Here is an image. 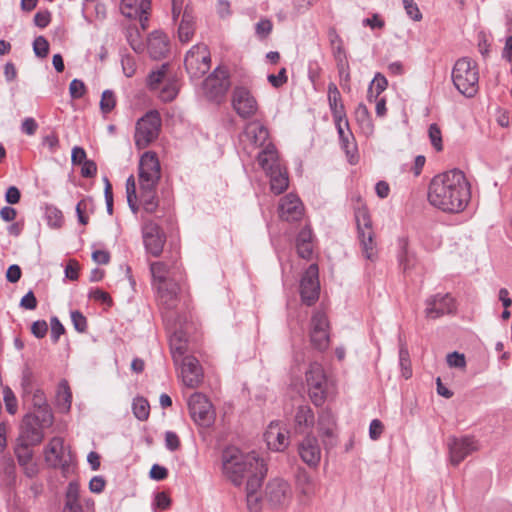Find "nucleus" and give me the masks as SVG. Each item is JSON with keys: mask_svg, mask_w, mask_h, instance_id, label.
Listing matches in <instances>:
<instances>
[{"mask_svg": "<svg viewBox=\"0 0 512 512\" xmlns=\"http://www.w3.org/2000/svg\"><path fill=\"white\" fill-rule=\"evenodd\" d=\"M139 194L133 175L126 181L127 202L133 213L139 209L138 203L148 213H154L158 207L157 184L161 177L159 160L155 153L146 152L139 162Z\"/></svg>", "mask_w": 512, "mask_h": 512, "instance_id": "f257e3e1", "label": "nucleus"}, {"mask_svg": "<svg viewBox=\"0 0 512 512\" xmlns=\"http://www.w3.org/2000/svg\"><path fill=\"white\" fill-rule=\"evenodd\" d=\"M223 475L235 486H240L254 477H264L266 472L263 460L257 453H244L237 447H227L222 453Z\"/></svg>", "mask_w": 512, "mask_h": 512, "instance_id": "f03ea898", "label": "nucleus"}, {"mask_svg": "<svg viewBox=\"0 0 512 512\" xmlns=\"http://www.w3.org/2000/svg\"><path fill=\"white\" fill-rule=\"evenodd\" d=\"M471 200V187L464 173L459 169H450V214L464 212L461 222L472 217L473 212L468 208ZM450 217V225L457 224Z\"/></svg>", "mask_w": 512, "mask_h": 512, "instance_id": "7ed1b4c3", "label": "nucleus"}, {"mask_svg": "<svg viewBox=\"0 0 512 512\" xmlns=\"http://www.w3.org/2000/svg\"><path fill=\"white\" fill-rule=\"evenodd\" d=\"M458 92L466 97H472L478 89V72L476 65L468 58L459 59L450 75Z\"/></svg>", "mask_w": 512, "mask_h": 512, "instance_id": "20e7f679", "label": "nucleus"}, {"mask_svg": "<svg viewBox=\"0 0 512 512\" xmlns=\"http://www.w3.org/2000/svg\"><path fill=\"white\" fill-rule=\"evenodd\" d=\"M355 218L362 256L367 260L374 261L378 256V250L374 240L370 216L365 209H359L355 214Z\"/></svg>", "mask_w": 512, "mask_h": 512, "instance_id": "39448f33", "label": "nucleus"}, {"mask_svg": "<svg viewBox=\"0 0 512 512\" xmlns=\"http://www.w3.org/2000/svg\"><path fill=\"white\" fill-rule=\"evenodd\" d=\"M305 379L309 396L315 405H322L327 396V377L323 366L313 362L306 371Z\"/></svg>", "mask_w": 512, "mask_h": 512, "instance_id": "423d86ee", "label": "nucleus"}, {"mask_svg": "<svg viewBox=\"0 0 512 512\" xmlns=\"http://www.w3.org/2000/svg\"><path fill=\"white\" fill-rule=\"evenodd\" d=\"M184 64L192 78H200L205 75L211 65L210 52L207 45L202 43L194 45L187 52Z\"/></svg>", "mask_w": 512, "mask_h": 512, "instance_id": "0eeeda50", "label": "nucleus"}, {"mask_svg": "<svg viewBox=\"0 0 512 512\" xmlns=\"http://www.w3.org/2000/svg\"><path fill=\"white\" fill-rule=\"evenodd\" d=\"M44 459L48 466L65 471L72 462V454L62 437H53L44 449Z\"/></svg>", "mask_w": 512, "mask_h": 512, "instance_id": "6e6552de", "label": "nucleus"}, {"mask_svg": "<svg viewBox=\"0 0 512 512\" xmlns=\"http://www.w3.org/2000/svg\"><path fill=\"white\" fill-rule=\"evenodd\" d=\"M188 408L191 418L199 426L208 427L215 420L213 406L202 393L196 392L189 397Z\"/></svg>", "mask_w": 512, "mask_h": 512, "instance_id": "1a4fd4ad", "label": "nucleus"}, {"mask_svg": "<svg viewBox=\"0 0 512 512\" xmlns=\"http://www.w3.org/2000/svg\"><path fill=\"white\" fill-rule=\"evenodd\" d=\"M160 117L157 112H149L138 120L135 131V144L139 149L147 147L159 132Z\"/></svg>", "mask_w": 512, "mask_h": 512, "instance_id": "9d476101", "label": "nucleus"}, {"mask_svg": "<svg viewBox=\"0 0 512 512\" xmlns=\"http://www.w3.org/2000/svg\"><path fill=\"white\" fill-rule=\"evenodd\" d=\"M22 387L24 396L31 400L33 406L44 413L43 421H50L51 413L48 409L47 400L44 392L34 383L32 372L25 370L22 377Z\"/></svg>", "mask_w": 512, "mask_h": 512, "instance_id": "9b49d317", "label": "nucleus"}, {"mask_svg": "<svg viewBox=\"0 0 512 512\" xmlns=\"http://www.w3.org/2000/svg\"><path fill=\"white\" fill-rule=\"evenodd\" d=\"M320 283L319 270L316 264H311L300 280V295L302 302L308 306L314 304L319 298Z\"/></svg>", "mask_w": 512, "mask_h": 512, "instance_id": "f8f14e48", "label": "nucleus"}, {"mask_svg": "<svg viewBox=\"0 0 512 512\" xmlns=\"http://www.w3.org/2000/svg\"><path fill=\"white\" fill-rule=\"evenodd\" d=\"M230 82L228 72L224 68H217L203 83V91L206 97L213 101H220L226 94Z\"/></svg>", "mask_w": 512, "mask_h": 512, "instance_id": "ddd939ff", "label": "nucleus"}, {"mask_svg": "<svg viewBox=\"0 0 512 512\" xmlns=\"http://www.w3.org/2000/svg\"><path fill=\"white\" fill-rule=\"evenodd\" d=\"M292 489L283 479L271 480L265 489V498L273 507H285L292 500Z\"/></svg>", "mask_w": 512, "mask_h": 512, "instance_id": "4468645a", "label": "nucleus"}, {"mask_svg": "<svg viewBox=\"0 0 512 512\" xmlns=\"http://www.w3.org/2000/svg\"><path fill=\"white\" fill-rule=\"evenodd\" d=\"M143 242L146 251L154 257H158L165 244V236L161 228L154 222L148 221L142 228Z\"/></svg>", "mask_w": 512, "mask_h": 512, "instance_id": "2eb2a0df", "label": "nucleus"}, {"mask_svg": "<svg viewBox=\"0 0 512 512\" xmlns=\"http://www.w3.org/2000/svg\"><path fill=\"white\" fill-rule=\"evenodd\" d=\"M448 175L442 173L436 175L430 183L428 200L434 207L446 211L448 205Z\"/></svg>", "mask_w": 512, "mask_h": 512, "instance_id": "dca6fc26", "label": "nucleus"}, {"mask_svg": "<svg viewBox=\"0 0 512 512\" xmlns=\"http://www.w3.org/2000/svg\"><path fill=\"white\" fill-rule=\"evenodd\" d=\"M232 105L236 113L242 118L254 116L258 110L256 99L244 87H237L233 91Z\"/></svg>", "mask_w": 512, "mask_h": 512, "instance_id": "f3484780", "label": "nucleus"}, {"mask_svg": "<svg viewBox=\"0 0 512 512\" xmlns=\"http://www.w3.org/2000/svg\"><path fill=\"white\" fill-rule=\"evenodd\" d=\"M178 365H181L180 374L185 386L196 388L201 384L203 372L199 361L194 356L186 355Z\"/></svg>", "mask_w": 512, "mask_h": 512, "instance_id": "a211bd4d", "label": "nucleus"}, {"mask_svg": "<svg viewBox=\"0 0 512 512\" xmlns=\"http://www.w3.org/2000/svg\"><path fill=\"white\" fill-rule=\"evenodd\" d=\"M269 449L281 452L289 445V432L280 422H271L264 434Z\"/></svg>", "mask_w": 512, "mask_h": 512, "instance_id": "6ab92c4d", "label": "nucleus"}, {"mask_svg": "<svg viewBox=\"0 0 512 512\" xmlns=\"http://www.w3.org/2000/svg\"><path fill=\"white\" fill-rule=\"evenodd\" d=\"M151 0H122V14L128 18L139 19L143 29L146 28Z\"/></svg>", "mask_w": 512, "mask_h": 512, "instance_id": "aec40b11", "label": "nucleus"}, {"mask_svg": "<svg viewBox=\"0 0 512 512\" xmlns=\"http://www.w3.org/2000/svg\"><path fill=\"white\" fill-rule=\"evenodd\" d=\"M268 140V130L260 122L254 121L246 125L241 141L245 147H265Z\"/></svg>", "mask_w": 512, "mask_h": 512, "instance_id": "412c9836", "label": "nucleus"}, {"mask_svg": "<svg viewBox=\"0 0 512 512\" xmlns=\"http://www.w3.org/2000/svg\"><path fill=\"white\" fill-rule=\"evenodd\" d=\"M145 49L152 59L165 58L170 51L168 36L161 31L152 32L147 38Z\"/></svg>", "mask_w": 512, "mask_h": 512, "instance_id": "4be33fe9", "label": "nucleus"}, {"mask_svg": "<svg viewBox=\"0 0 512 512\" xmlns=\"http://www.w3.org/2000/svg\"><path fill=\"white\" fill-rule=\"evenodd\" d=\"M85 510L79 500V485L70 482L66 491V500L63 512H94V501L90 498L83 500Z\"/></svg>", "mask_w": 512, "mask_h": 512, "instance_id": "5701e85b", "label": "nucleus"}, {"mask_svg": "<svg viewBox=\"0 0 512 512\" xmlns=\"http://www.w3.org/2000/svg\"><path fill=\"white\" fill-rule=\"evenodd\" d=\"M279 216L285 221H297L303 215V205L295 194H288L280 200Z\"/></svg>", "mask_w": 512, "mask_h": 512, "instance_id": "b1692460", "label": "nucleus"}, {"mask_svg": "<svg viewBox=\"0 0 512 512\" xmlns=\"http://www.w3.org/2000/svg\"><path fill=\"white\" fill-rule=\"evenodd\" d=\"M300 458L309 467L315 468L319 465L321 460V449L315 437L307 436L304 438L298 447Z\"/></svg>", "mask_w": 512, "mask_h": 512, "instance_id": "393cba45", "label": "nucleus"}, {"mask_svg": "<svg viewBox=\"0 0 512 512\" xmlns=\"http://www.w3.org/2000/svg\"><path fill=\"white\" fill-rule=\"evenodd\" d=\"M179 287L173 282L165 285L157 286L158 302L165 312L163 313L164 319H168L169 313L177 305V294Z\"/></svg>", "mask_w": 512, "mask_h": 512, "instance_id": "a878e982", "label": "nucleus"}, {"mask_svg": "<svg viewBox=\"0 0 512 512\" xmlns=\"http://www.w3.org/2000/svg\"><path fill=\"white\" fill-rule=\"evenodd\" d=\"M476 449L475 441L470 437L450 439V464H458Z\"/></svg>", "mask_w": 512, "mask_h": 512, "instance_id": "bb28decb", "label": "nucleus"}, {"mask_svg": "<svg viewBox=\"0 0 512 512\" xmlns=\"http://www.w3.org/2000/svg\"><path fill=\"white\" fill-rule=\"evenodd\" d=\"M295 484L299 496L305 500H311L319 490L318 481L303 469L298 471Z\"/></svg>", "mask_w": 512, "mask_h": 512, "instance_id": "cd10ccee", "label": "nucleus"}, {"mask_svg": "<svg viewBox=\"0 0 512 512\" xmlns=\"http://www.w3.org/2000/svg\"><path fill=\"white\" fill-rule=\"evenodd\" d=\"M32 444L19 441L15 448V454L20 466L23 467L25 474L28 477H34L38 473V467L33 462V453L31 450Z\"/></svg>", "mask_w": 512, "mask_h": 512, "instance_id": "c85d7f7f", "label": "nucleus"}, {"mask_svg": "<svg viewBox=\"0 0 512 512\" xmlns=\"http://www.w3.org/2000/svg\"><path fill=\"white\" fill-rule=\"evenodd\" d=\"M43 433L37 421L31 417H26L21 426L19 441L36 445L41 442Z\"/></svg>", "mask_w": 512, "mask_h": 512, "instance_id": "c756f323", "label": "nucleus"}, {"mask_svg": "<svg viewBox=\"0 0 512 512\" xmlns=\"http://www.w3.org/2000/svg\"><path fill=\"white\" fill-rule=\"evenodd\" d=\"M448 294H437L426 300L425 316L427 319L435 320L443 316L448 309Z\"/></svg>", "mask_w": 512, "mask_h": 512, "instance_id": "7c9ffc66", "label": "nucleus"}, {"mask_svg": "<svg viewBox=\"0 0 512 512\" xmlns=\"http://www.w3.org/2000/svg\"><path fill=\"white\" fill-rule=\"evenodd\" d=\"M338 131L339 139L342 148L347 156L350 157V162H353L354 153L356 152L355 138L350 131L348 120L335 123Z\"/></svg>", "mask_w": 512, "mask_h": 512, "instance_id": "2f4dec72", "label": "nucleus"}, {"mask_svg": "<svg viewBox=\"0 0 512 512\" xmlns=\"http://www.w3.org/2000/svg\"><path fill=\"white\" fill-rule=\"evenodd\" d=\"M398 260L400 266L405 274L410 273L417 265V259L413 252L409 250V244L407 238L398 239Z\"/></svg>", "mask_w": 512, "mask_h": 512, "instance_id": "473e14b6", "label": "nucleus"}, {"mask_svg": "<svg viewBox=\"0 0 512 512\" xmlns=\"http://www.w3.org/2000/svg\"><path fill=\"white\" fill-rule=\"evenodd\" d=\"M328 100L335 123L346 121L344 105L341 103V95L335 84L328 86Z\"/></svg>", "mask_w": 512, "mask_h": 512, "instance_id": "72a5a7b5", "label": "nucleus"}, {"mask_svg": "<svg viewBox=\"0 0 512 512\" xmlns=\"http://www.w3.org/2000/svg\"><path fill=\"white\" fill-rule=\"evenodd\" d=\"M263 477H254L246 483V499L247 506L250 512H259L260 510V495L258 493L261 487Z\"/></svg>", "mask_w": 512, "mask_h": 512, "instance_id": "f704fd0d", "label": "nucleus"}, {"mask_svg": "<svg viewBox=\"0 0 512 512\" xmlns=\"http://www.w3.org/2000/svg\"><path fill=\"white\" fill-rule=\"evenodd\" d=\"M258 163L266 173L282 167L275 147L270 144L259 153Z\"/></svg>", "mask_w": 512, "mask_h": 512, "instance_id": "c9c22d12", "label": "nucleus"}, {"mask_svg": "<svg viewBox=\"0 0 512 512\" xmlns=\"http://www.w3.org/2000/svg\"><path fill=\"white\" fill-rule=\"evenodd\" d=\"M319 430L321 434L327 438V440H324V444L326 447H333L335 444L334 441V417L329 412H323L321 413L319 417Z\"/></svg>", "mask_w": 512, "mask_h": 512, "instance_id": "e433bc0d", "label": "nucleus"}, {"mask_svg": "<svg viewBox=\"0 0 512 512\" xmlns=\"http://www.w3.org/2000/svg\"><path fill=\"white\" fill-rule=\"evenodd\" d=\"M270 178V189L278 195L284 192L289 184L287 172L283 167L277 168L266 173Z\"/></svg>", "mask_w": 512, "mask_h": 512, "instance_id": "4c0bfd02", "label": "nucleus"}, {"mask_svg": "<svg viewBox=\"0 0 512 512\" xmlns=\"http://www.w3.org/2000/svg\"><path fill=\"white\" fill-rule=\"evenodd\" d=\"M195 33V17L192 13L184 11L179 27H178V38L180 42H189Z\"/></svg>", "mask_w": 512, "mask_h": 512, "instance_id": "58836bf2", "label": "nucleus"}, {"mask_svg": "<svg viewBox=\"0 0 512 512\" xmlns=\"http://www.w3.org/2000/svg\"><path fill=\"white\" fill-rule=\"evenodd\" d=\"M295 429L302 433L309 429L314 424V415L308 405H301L298 407L295 414Z\"/></svg>", "mask_w": 512, "mask_h": 512, "instance_id": "ea45409f", "label": "nucleus"}, {"mask_svg": "<svg viewBox=\"0 0 512 512\" xmlns=\"http://www.w3.org/2000/svg\"><path fill=\"white\" fill-rule=\"evenodd\" d=\"M355 119L361 128V131L366 135L370 136L374 132V125L370 112L366 105L360 103L355 110Z\"/></svg>", "mask_w": 512, "mask_h": 512, "instance_id": "a19ab883", "label": "nucleus"}, {"mask_svg": "<svg viewBox=\"0 0 512 512\" xmlns=\"http://www.w3.org/2000/svg\"><path fill=\"white\" fill-rule=\"evenodd\" d=\"M311 240L312 232L310 229H303L300 231L296 242L297 253L300 257L308 259L311 256L313 251Z\"/></svg>", "mask_w": 512, "mask_h": 512, "instance_id": "79ce46f5", "label": "nucleus"}, {"mask_svg": "<svg viewBox=\"0 0 512 512\" xmlns=\"http://www.w3.org/2000/svg\"><path fill=\"white\" fill-rule=\"evenodd\" d=\"M170 348L175 364H179L180 360L185 357L187 351V342L183 338L182 332H175L170 337Z\"/></svg>", "mask_w": 512, "mask_h": 512, "instance_id": "37998d69", "label": "nucleus"}, {"mask_svg": "<svg viewBox=\"0 0 512 512\" xmlns=\"http://www.w3.org/2000/svg\"><path fill=\"white\" fill-rule=\"evenodd\" d=\"M56 402L58 408L66 413L70 410L72 403V395L66 380H62L58 384L57 393H56Z\"/></svg>", "mask_w": 512, "mask_h": 512, "instance_id": "c03bdc74", "label": "nucleus"}, {"mask_svg": "<svg viewBox=\"0 0 512 512\" xmlns=\"http://www.w3.org/2000/svg\"><path fill=\"white\" fill-rule=\"evenodd\" d=\"M150 271L153 277V281L157 286L173 283V281L169 279V267L164 262H152L150 264Z\"/></svg>", "mask_w": 512, "mask_h": 512, "instance_id": "a18cd8bd", "label": "nucleus"}, {"mask_svg": "<svg viewBox=\"0 0 512 512\" xmlns=\"http://www.w3.org/2000/svg\"><path fill=\"white\" fill-rule=\"evenodd\" d=\"M169 65L163 64L160 69L152 71L149 75L148 84L152 90L160 89V84L166 83V73Z\"/></svg>", "mask_w": 512, "mask_h": 512, "instance_id": "49530a36", "label": "nucleus"}, {"mask_svg": "<svg viewBox=\"0 0 512 512\" xmlns=\"http://www.w3.org/2000/svg\"><path fill=\"white\" fill-rule=\"evenodd\" d=\"M133 413L141 421L147 420L150 413V406L146 399L138 397L133 401Z\"/></svg>", "mask_w": 512, "mask_h": 512, "instance_id": "de8ad7c7", "label": "nucleus"}, {"mask_svg": "<svg viewBox=\"0 0 512 512\" xmlns=\"http://www.w3.org/2000/svg\"><path fill=\"white\" fill-rule=\"evenodd\" d=\"M311 342L318 350H325L329 345L328 331L324 330H311Z\"/></svg>", "mask_w": 512, "mask_h": 512, "instance_id": "09e8293b", "label": "nucleus"}, {"mask_svg": "<svg viewBox=\"0 0 512 512\" xmlns=\"http://www.w3.org/2000/svg\"><path fill=\"white\" fill-rule=\"evenodd\" d=\"M341 85L347 86L350 82V70L347 56H340L336 60Z\"/></svg>", "mask_w": 512, "mask_h": 512, "instance_id": "8fccbe9b", "label": "nucleus"}, {"mask_svg": "<svg viewBox=\"0 0 512 512\" xmlns=\"http://www.w3.org/2000/svg\"><path fill=\"white\" fill-rule=\"evenodd\" d=\"M159 90V96L160 98L165 101L169 102L172 101L178 94V85L174 81H167L162 88Z\"/></svg>", "mask_w": 512, "mask_h": 512, "instance_id": "3c124183", "label": "nucleus"}, {"mask_svg": "<svg viewBox=\"0 0 512 512\" xmlns=\"http://www.w3.org/2000/svg\"><path fill=\"white\" fill-rule=\"evenodd\" d=\"M399 363L401 367L402 376L409 379L412 376L411 363L407 349L401 348L399 351Z\"/></svg>", "mask_w": 512, "mask_h": 512, "instance_id": "603ef678", "label": "nucleus"}, {"mask_svg": "<svg viewBox=\"0 0 512 512\" xmlns=\"http://www.w3.org/2000/svg\"><path fill=\"white\" fill-rule=\"evenodd\" d=\"M272 29H273L272 22L267 18L261 19L255 25L256 36L261 40L266 39L272 32Z\"/></svg>", "mask_w": 512, "mask_h": 512, "instance_id": "864d4df0", "label": "nucleus"}, {"mask_svg": "<svg viewBox=\"0 0 512 512\" xmlns=\"http://www.w3.org/2000/svg\"><path fill=\"white\" fill-rule=\"evenodd\" d=\"M328 319L325 313L317 311L313 314L311 319V330H324L328 331Z\"/></svg>", "mask_w": 512, "mask_h": 512, "instance_id": "5fc2aeb1", "label": "nucleus"}, {"mask_svg": "<svg viewBox=\"0 0 512 512\" xmlns=\"http://www.w3.org/2000/svg\"><path fill=\"white\" fill-rule=\"evenodd\" d=\"M115 96L114 93L110 90H105L102 93L100 108L103 113H109L115 107Z\"/></svg>", "mask_w": 512, "mask_h": 512, "instance_id": "6e6d98bb", "label": "nucleus"}, {"mask_svg": "<svg viewBox=\"0 0 512 512\" xmlns=\"http://www.w3.org/2000/svg\"><path fill=\"white\" fill-rule=\"evenodd\" d=\"M3 398L6 406V410L10 414H15L17 411V399L13 391L9 387L3 389Z\"/></svg>", "mask_w": 512, "mask_h": 512, "instance_id": "4d7b16f0", "label": "nucleus"}, {"mask_svg": "<svg viewBox=\"0 0 512 512\" xmlns=\"http://www.w3.org/2000/svg\"><path fill=\"white\" fill-rule=\"evenodd\" d=\"M91 203H92L91 199L85 198V199H82L81 201H79L76 206V213L78 216V221L82 225H86L89 222V218L87 215H85V212L88 210Z\"/></svg>", "mask_w": 512, "mask_h": 512, "instance_id": "13d9d810", "label": "nucleus"}, {"mask_svg": "<svg viewBox=\"0 0 512 512\" xmlns=\"http://www.w3.org/2000/svg\"><path fill=\"white\" fill-rule=\"evenodd\" d=\"M33 50L38 57H46L49 52L48 41L43 36L36 37L33 42Z\"/></svg>", "mask_w": 512, "mask_h": 512, "instance_id": "bf43d9fd", "label": "nucleus"}, {"mask_svg": "<svg viewBox=\"0 0 512 512\" xmlns=\"http://www.w3.org/2000/svg\"><path fill=\"white\" fill-rule=\"evenodd\" d=\"M429 138L431 144L437 151H441L443 149L442 146V138L439 127L436 124H432L428 130Z\"/></svg>", "mask_w": 512, "mask_h": 512, "instance_id": "052dcab7", "label": "nucleus"}, {"mask_svg": "<svg viewBox=\"0 0 512 512\" xmlns=\"http://www.w3.org/2000/svg\"><path fill=\"white\" fill-rule=\"evenodd\" d=\"M85 92L86 86L83 81L79 79H74L71 81L69 85V93L71 98L79 99L85 94Z\"/></svg>", "mask_w": 512, "mask_h": 512, "instance_id": "680f3d73", "label": "nucleus"}, {"mask_svg": "<svg viewBox=\"0 0 512 512\" xmlns=\"http://www.w3.org/2000/svg\"><path fill=\"white\" fill-rule=\"evenodd\" d=\"M403 6L406 14L414 21H420L422 14L418 8V5L413 0H403Z\"/></svg>", "mask_w": 512, "mask_h": 512, "instance_id": "e2e57ef3", "label": "nucleus"}, {"mask_svg": "<svg viewBox=\"0 0 512 512\" xmlns=\"http://www.w3.org/2000/svg\"><path fill=\"white\" fill-rule=\"evenodd\" d=\"M46 217L48 224L52 227H60L62 223V213L55 207H48L46 209Z\"/></svg>", "mask_w": 512, "mask_h": 512, "instance_id": "0e129e2a", "label": "nucleus"}, {"mask_svg": "<svg viewBox=\"0 0 512 512\" xmlns=\"http://www.w3.org/2000/svg\"><path fill=\"white\" fill-rule=\"evenodd\" d=\"M388 86V81L384 75L381 73H376L372 82L370 83V87L374 89L377 95H380Z\"/></svg>", "mask_w": 512, "mask_h": 512, "instance_id": "69168bd1", "label": "nucleus"}, {"mask_svg": "<svg viewBox=\"0 0 512 512\" xmlns=\"http://www.w3.org/2000/svg\"><path fill=\"white\" fill-rule=\"evenodd\" d=\"M71 320L73 322L74 328L78 332H85L87 329V320L79 311L71 312Z\"/></svg>", "mask_w": 512, "mask_h": 512, "instance_id": "338daca9", "label": "nucleus"}, {"mask_svg": "<svg viewBox=\"0 0 512 512\" xmlns=\"http://www.w3.org/2000/svg\"><path fill=\"white\" fill-rule=\"evenodd\" d=\"M268 81L275 88L281 87L287 82L286 69L282 68L277 75L270 74L268 76Z\"/></svg>", "mask_w": 512, "mask_h": 512, "instance_id": "774afa93", "label": "nucleus"}]
</instances>
